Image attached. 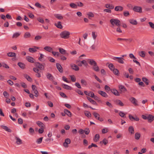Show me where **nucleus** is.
Wrapping results in <instances>:
<instances>
[{
    "mask_svg": "<svg viewBox=\"0 0 154 154\" xmlns=\"http://www.w3.org/2000/svg\"><path fill=\"white\" fill-rule=\"evenodd\" d=\"M111 92L113 94L115 95L116 96H119V92L116 89H113V90H111Z\"/></svg>",
    "mask_w": 154,
    "mask_h": 154,
    "instance_id": "obj_29",
    "label": "nucleus"
},
{
    "mask_svg": "<svg viewBox=\"0 0 154 154\" xmlns=\"http://www.w3.org/2000/svg\"><path fill=\"white\" fill-rule=\"evenodd\" d=\"M77 6H78L80 7H82L84 6L83 4L81 2H78L76 3Z\"/></svg>",
    "mask_w": 154,
    "mask_h": 154,
    "instance_id": "obj_54",
    "label": "nucleus"
},
{
    "mask_svg": "<svg viewBox=\"0 0 154 154\" xmlns=\"http://www.w3.org/2000/svg\"><path fill=\"white\" fill-rule=\"evenodd\" d=\"M17 65L20 68L22 69H24L25 68V65L21 62H20L18 63Z\"/></svg>",
    "mask_w": 154,
    "mask_h": 154,
    "instance_id": "obj_20",
    "label": "nucleus"
},
{
    "mask_svg": "<svg viewBox=\"0 0 154 154\" xmlns=\"http://www.w3.org/2000/svg\"><path fill=\"white\" fill-rule=\"evenodd\" d=\"M1 127L4 129L5 131L8 132H12L11 130L6 126L2 125L1 126Z\"/></svg>",
    "mask_w": 154,
    "mask_h": 154,
    "instance_id": "obj_19",
    "label": "nucleus"
},
{
    "mask_svg": "<svg viewBox=\"0 0 154 154\" xmlns=\"http://www.w3.org/2000/svg\"><path fill=\"white\" fill-rule=\"evenodd\" d=\"M56 66L57 69L60 72L62 73L63 72V68L60 64L59 63H57Z\"/></svg>",
    "mask_w": 154,
    "mask_h": 154,
    "instance_id": "obj_12",
    "label": "nucleus"
},
{
    "mask_svg": "<svg viewBox=\"0 0 154 154\" xmlns=\"http://www.w3.org/2000/svg\"><path fill=\"white\" fill-rule=\"evenodd\" d=\"M92 147H97V146L95 144H94L93 143H92L91 145H89L88 146V148L89 149H90Z\"/></svg>",
    "mask_w": 154,
    "mask_h": 154,
    "instance_id": "obj_58",
    "label": "nucleus"
},
{
    "mask_svg": "<svg viewBox=\"0 0 154 154\" xmlns=\"http://www.w3.org/2000/svg\"><path fill=\"white\" fill-rule=\"evenodd\" d=\"M2 66L6 69H8L9 68V66L6 64L4 63H2Z\"/></svg>",
    "mask_w": 154,
    "mask_h": 154,
    "instance_id": "obj_61",
    "label": "nucleus"
},
{
    "mask_svg": "<svg viewBox=\"0 0 154 154\" xmlns=\"http://www.w3.org/2000/svg\"><path fill=\"white\" fill-rule=\"evenodd\" d=\"M59 52L62 54H68L66 53V51L63 48H59Z\"/></svg>",
    "mask_w": 154,
    "mask_h": 154,
    "instance_id": "obj_26",
    "label": "nucleus"
},
{
    "mask_svg": "<svg viewBox=\"0 0 154 154\" xmlns=\"http://www.w3.org/2000/svg\"><path fill=\"white\" fill-rule=\"evenodd\" d=\"M29 51L30 52L33 53L36 52L37 51V50L34 47V48H29Z\"/></svg>",
    "mask_w": 154,
    "mask_h": 154,
    "instance_id": "obj_38",
    "label": "nucleus"
},
{
    "mask_svg": "<svg viewBox=\"0 0 154 154\" xmlns=\"http://www.w3.org/2000/svg\"><path fill=\"white\" fill-rule=\"evenodd\" d=\"M105 90L107 91H109L111 90L110 88L107 85H106L104 87Z\"/></svg>",
    "mask_w": 154,
    "mask_h": 154,
    "instance_id": "obj_63",
    "label": "nucleus"
},
{
    "mask_svg": "<svg viewBox=\"0 0 154 154\" xmlns=\"http://www.w3.org/2000/svg\"><path fill=\"white\" fill-rule=\"evenodd\" d=\"M113 59L114 60L117 61L120 63L123 64L124 63V58L122 57H114Z\"/></svg>",
    "mask_w": 154,
    "mask_h": 154,
    "instance_id": "obj_3",
    "label": "nucleus"
},
{
    "mask_svg": "<svg viewBox=\"0 0 154 154\" xmlns=\"http://www.w3.org/2000/svg\"><path fill=\"white\" fill-rule=\"evenodd\" d=\"M43 137H41L40 138L38 139L36 141V142L38 144H40L42 141Z\"/></svg>",
    "mask_w": 154,
    "mask_h": 154,
    "instance_id": "obj_45",
    "label": "nucleus"
},
{
    "mask_svg": "<svg viewBox=\"0 0 154 154\" xmlns=\"http://www.w3.org/2000/svg\"><path fill=\"white\" fill-rule=\"evenodd\" d=\"M42 37L40 35H37L35 37V40L36 41L39 40L41 39Z\"/></svg>",
    "mask_w": 154,
    "mask_h": 154,
    "instance_id": "obj_52",
    "label": "nucleus"
},
{
    "mask_svg": "<svg viewBox=\"0 0 154 154\" xmlns=\"http://www.w3.org/2000/svg\"><path fill=\"white\" fill-rule=\"evenodd\" d=\"M105 7L110 9H112L114 8V6L112 5L109 4H106L105 5Z\"/></svg>",
    "mask_w": 154,
    "mask_h": 154,
    "instance_id": "obj_18",
    "label": "nucleus"
},
{
    "mask_svg": "<svg viewBox=\"0 0 154 154\" xmlns=\"http://www.w3.org/2000/svg\"><path fill=\"white\" fill-rule=\"evenodd\" d=\"M110 22L113 26L115 25L117 26H119L120 25V20L117 19H112L110 20Z\"/></svg>",
    "mask_w": 154,
    "mask_h": 154,
    "instance_id": "obj_2",
    "label": "nucleus"
},
{
    "mask_svg": "<svg viewBox=\"0 0 154 154\" xmlns=\"http://www.w3.org/2000/svg\"><path fill=\"white\" fill-rule=\"evenodd\" d=\"M54 25L58 28L62 29L63 28L62 26L61 25V22L59 21L57 23H55Z\"/></svg>",
    "mask_w": 154,
    "mask_h": 154,
    "instance_id": "obj_22",
    "label": "nucleus"
},
{
    "mask_svg": "<svg viewBox=\"0 0 154 154\" xmlns=\"http://www.w3.org/2000/svg\"><path fill=\"white\" fill-rule=\"evenodd\" d=\"M147 119L149 123H151L154 120V116L151 114L149 115Z\"/></svg>",
    "mask_w": 154,
    "mask_h": 154,
    "instance_id": "obj_9",
    "label": "nucleus"
},
{
    "mask_svg": "<svg viewBox=\"0 0 154 154\" xmlns=\"http://www.w3.org/2000/svg\"><path fill=\"white\" fill-rule=\"evenodd\" d=\"M142 80L144 82L146 83V85H149V81L147 78L145 77H143L142 78Z\"/></svg>",
    "mask_w": 154,
    "mask_h": 154,
    "instance_id": "obj_35",
    "label": "nucleus"
},
{
    "mask_svg": "<svg viewBox=\"0 0 154 154\" xmlns=\"http://www.w3.org/2000/svg\"><path fill=\"white\" fill-rule=\"evenodd\" d=\"M63 88L67 89L69 90L70 89L71 87L65 84H63Z\"/></svg>",
    "mask_w": 154,
    "mask_h": 154,
    "instance_id": "obj_41",
    "label": "nucleus"
},
{
    "mask_svg": "<svg viewBox=\"0 0 154 154\" xmlns=\"http://www.w3.org/2000/svg\"><path fill=\"white\" fill-rule=\"evenodd\" d=\"M48 59L49 60V61L51 62L54 63L55 62V59L51 57H48Z\"/></svg>",
    "mask_w": 154,
    "mask_h": 154,
    "instance_id": "obj_57",
    "label": "nucleus"
},
{
    "mask_svg": "<svg viewBox=\"0 0 154 154\" xmlns=\"http://www.w3.org/2000/svg\"><path fill=\"white\" fill-rule=\"evenodd\" d=\"M85 115L88 118L91 117V113L88 111H86L85 112Z\"/></svg>",
    "mask_w": 154,
    "mask_h": 154,
    "instance_id": "obj_44",
    "label": "nucleus"
},
{
    "mask_svg": "<svg viewBox=\"0 0 154 154\" xmlns=\"http://www.w3.org/2000/svg\"><path fill=\"white\" fill-rule=\"evenodd\" d=\"M81 63H82V65L83 64L85 66V67H87L88 65V64L87 63L86 61L85 60H83L82 61H81Z\"/></svg>",
    "mask_w": 154,
    "mask_h": 154,
    "instance_id": "obj_48",
    "label": "nucleus"
},
{
    "mask_svg": "<svg viewBox=\"0 0 154 154\" xmlns=\"http://www.w3.org/2000/svg\"><path fill=\"white\" fill-rule=\"evenodd\" d=\"M109 67L111 71H113L114 69H115V67L113 64L112 63L110 64L109 65Z\"/></svg>",
    "mask_w": 154,
    "mask_h": 154,
    "instance_id": "obj_47",
    "label": "nucleus"
},
{
    "mask_svg": "<svg viewBox=\"0 0 154 154\" xmlns=\"http://www.w3.org/2000/svg\"><path fill=\"white\" fill-rule=\"evenodd\" d=\"M87 15L88 16V18L89 19H91V17H94V14L91 12H88L87 13Z\"/></svg>",
    "mask_w": 154,
    "mask_h": 154,
    "instance_id": "obj_32",
    "label": "nucleus"
},
{
    "mask_svg": "<svg viewBox=\"0 0 154 154\" xmlns=\"http://www.w3.org/2000/svg\"><path fill=\"white\" fill-rule=\"evenodd\" d=\"M88 63L89 64L92 66L97 63L94 60L92 59L89 60Z\"/></svg>",
    "mask_w": 154,
    "mask_h": 154,
    "instance_id": "obj_37",
    "label": "nucleus"
},
{
    "mask_svg": "<svg viewBox=\"0 0 154 154\" xmlns=\"http://www.w3.org/2000/svg\"><path fill=\"white\" fill-rule=\"evenodd\" d=\"M31 36V34L29 32H26L24 35V37L25 38H29Z\"/></svg>",
    "mask_w": 154,
    "mask_h": 154,
    "instance_id": "obj_28",
    "label": "nucleus"
},
{
    "mask_svg": "<svg viewBox=\"0 0 154 154\" xmlns=\"http://www.w3.org/2000/svg\"><path fill=\"white\" fill-rule=\"evenodd\" d=\"M116 102L117 105H119L120 106H123L124 105L123 103L119 100H116Z\"/></svg>",
    "mask_w": 154,
    "mask_h": 154,
    "instance_id": "obj_34",
    "label": "nucleus"
},
{
    "mask_svg": "<svg viewBox=\"0 0 154 154\" xmlns=\"http://www.w3.org/2000/svg\"><path fill=\"white\" fill-rule=\"evenodd\" d=\"M15 139L16 140V143L18 145H20L22 143V140L18 137L16 136L15 137Z\"/></svg>",
    "mask_w": 154,
    "mask_h": 154,
    "instance_id": "obj_10",
    "label": "nucleus"
},
{
    "mask_svg": "<svg viewBox=\"0 0 154 154\" xmlns=\"http://www.w3.org/2000/svg\"><path fill=\"white\" fill-rule=\"evenodd\" d=\"M98 93L104 97L106 98L108 96L107 94L103 91H98Z\"/></svg>",
    "mask_w": 154,
    "mask_h": 154,
    "instance_id": "obj_13",
    "label": "nucleus"
},
{
    "mask_svg": "<svg viewBox=\"0 0 154 154\" xmlns=\"http://www.w3.org/2000/svg\"><path fill=\"white\" fill-rule=\"evenodd\" d=\"M32 87L33 91H34V93L35 94V97H38V92L37 90L36 89V86L34 85H32Z\"/></svg>",
    "mask_w": 154,
    "mask_h": 154,
    "instance_id": "obj_8",
    "label": "nucleus"
},
{
    "mask_svg": "<svg viewBox=\"0 0 154 154\" xmlns=\"http://www.w3.org/2000/svg\"><path fill=\"white\" fill-rule=\"evenodd\" d=\"M112 71L115 75H119V71L117 69L115 68V69H114Z\"/></svg>",
    "mask_w": 154,
    "mask_h": 154,
    "instance_id": "obj_43",
    "label": "nucleus"
},
{
    "mask_svg": "<svg viewBox=\"0 0 154 154\" xmlns=\"http://www.w3.org/2000/svg\"><path fill=\"white\" fill-rule=\"evenodd\" d=\"M27 60L29 62L31 63H34L35 60L31 57L28 56L26 57Z\"/></svg>",
    "mask_w": 154,
    "mask_h": 154,
    "instance_id": "obj_21",
    "label": "nucleus"
},
{
    "mask_svg": "<svg viewBox=\"0 0 154 154\" xmlns=\"http://www.w3.org/2000/svg\"><path fill=\"white\" fill-rule=\"evenodd\" d=\"M71 81L72 82H75L76 81V79L74 76L73 75H71L70 76Z\"/></svg>",
    "mask_w": 154,
    "mask_h": 154,
    "instance_id": "obj_60",
    "label": "nucleus"
},
{
    "mask_svg": "<svg viewBox=\"0 0 154 154\" xmlns=\"http://www.w3.org/2000/svg\"><path fill=\"white\" fill-rule=\"evenodd\" d=\"M100 143V144L103 143L105 145H106V144H107L108 143V141L106 138H104L103 140L102 141H101Z\"/></svg>",
    "mask_w": 154,
    "mask_h": 154,
    "instance_id": "obj_39",
    "label": "nucleus"
},
{
    "mask_svg": "<svg viewBox=\"0 0 154 154\" xmlns=\"http://www.w3.org/2000/svg\"><path fill=\"white\" fill-rule=\"evenodd\" d=\"M20 35V34L18 32H16L12 36L13 38H16L18 37Z\"/></svg>",
    "mask_w": 154,
    "mask_h": 154,
    "instance_id": "obj_50",
    "label": "nucleus"
},
{
    "mask_svg": "<svg viewBox=\"0 0 154 154\" xmlns=\"http://www.w3.org/2000/svg\"><path fill=\"white\" fill-rule=\"evenodd\" d=\"M100 139V135L98 134H96L94 136L93 140L95 142H97Z\"/></svg>",
    "mask_w": 154,
    "mask_h": 154,
    "instance_id": "obj_23",
    "label": "nucleus"
},
{
    "mask_svg": "<svg viewBox=\"0 0 154 154\" xmlns=\"http://www.w3.org/2000/svg\"><path fill=\"white\" fill-rule=\"evenodd\" d=\"M92 69L95 71L96 72H98L100 70L99 67L97 66V63L93 66Z\"/></svg>",
    "mask_w": 154,
    "mask_h": 154,
    "instance_id": "obj_15",
    "label": "nucleus"
},
{
    "mask_svg": "<svg viewBox=\"0 0 154 154\" xmlns=\"http://www.w3.org/2000/svg\"><path fill=\"white\" fill-rule=\"evenodd\" d=\"M103 11L104 12H106L109 13H111L112 12L111 10L110 9H108V8L104 9L103 10Z\"/></svg>",
    "mask_w": 154,
    "mask_h": 154,
    "instance_id": "obj_62",
    "label": "nucleus"
},
{
    "mask_svg": "<svg viewBox=\"0 0 154 154\" xmlns=\"http://www.w3.org/2000/svg\"><path fill=\"white\" fill-rule=\"evenodd\" d=\"M140 137V134L139 133H136L135 134V138L137 140H139Z\"/></svg>",
    "mask_w": 154,
    "mask_h": 154,
    "instance_id": "obj_36",
    "label": "nucleus"
},
{
    "mask_svg": "<svg viewBox=\"0 0 154 154\" xmlns=\"http://www.w3.org/2000/svg\"><path fill=\"white\" fill-rule=\"evenodd\" d=\"M64 112L69 116L71 117L72 116V114L71 112L69 110L66 109H64Z\"/></svg>",
    "mask_w": 154,
    "mask_h": 154,
    "instance_id": "obj_25",
    "label": "nucleus"
},
{
    "mask_svg": "<svg viewBox=\"0 0 154 154\" xmlns=\"http://www.w3.org/2000/svg\"><path fill=\"white\" fill-rule=\"evenodd\" d=\"M46 75L47 78L49 80H52L54 78L52 75L49 73H47Z\"/></svg>",
    "mask_w": 154,
    "mask_h": 154,
    "instance_id": "obj_11",
    "label": "nucleus"
},
{
    "mask_svg": "<svg viewBox=\"0 0 154 154\" xmlns=\"http://www.w3.org/2000/svg\"><path fill=\"white\" fill-rule=\"evenodd\" d=\"M35 65L36 67H38L39 69L41 70L44 69L45 66V64L44 63L41 64L39 62H36Z\"/></svg>",
    "mask_w": 154,
    "mask_h": 154,
    "instance_id": "obj_4",
    "label": "nucleus"
},
{
    "mask_svg": "<svg viewBox=\"0 0 154 154\" xmlns=\"http://www.w3.org/2000/svg\"><path fill=\"white\" fill-rule=\"evenodd\" d=\"M119 115L120 116H121L122 117H125V114L122 111H120L119 112Z\"/></svg>",
    "mask_w": 154,
    "mask_h": 154,
    "instance_id": "obj_53",
    "label": "nucleus"
},
{
    "mask_svg": "<svg viewBox=\"0 0 154 154\" xmlns=\"http://www.w3.org/2000/svg\"><path fill=\"white\" fill-rule=\"evenodd\" d=\"M70 66L72 69L74 70L77 71L79 70V68L76 65L74 64H71Z\"/></svg>",
    "mask_w": 154,
    "mask_h": 154,
    "instance_id": "obj_14",
    "label": "nucleus"
},
{
    "mask_svg": "<svg viewBox=\"0 0 154 154\" xmlns=\"http://www.w3.org/2000/svg\"><path fill=\"white\" fill-rule=\"evenodd\" d=\"M70 33L69 32L64 31L61 32L60 34V37L64 39H67L69 37Z\"/></svg>",
    "mask_w": 154,
    "mask_h": 154,
    "instance_id": "obj_1",
    "label": "nucleus"
},
{
    "mask_svg": "<svg viewBox=\"0 0 154 154\" xmlns=\"http://www.w3.org/2000/svg\"><path fill=\"white\" fill-rule=\"evenodd\" d=\"M129 22L131 24L134 25H136L137 24V21L136 20L134 19H130Z\"/></svg>",
    "mask_w": 154,
    "mask_h": 154,
    "instance_id": "obj_27",
    "label": "nucleus"
},
{
    "mask_svg": "<svg viewBox=\"0 0 154 154\" xmlns=\"http://www.w3.org/2000/svg\"><path fill=\"white\" fill-rule=\"evenodd\" d=\"M7 55L9 57H16V54L14 52H9L7 54Z\"/></svg>",
    "mask_w": 154,
    "mask_h": 154,
    "instance_id": "obj_30",
    "label": "nucleus"
},
{
    "mask_svg": "<svg viewBox=\"0 0 154 154\" xmlns=\"http://www.w3.org/2000/svg\"><path fill=\"white\" fill-rule=\"evenodd\" d=\"M85 134L86 135L88 134L90 132V130L88 128H86L84 130Z\"/></svg>",
    "mask_w": 154,
    "mask_h": 154,
    "instance_id": "obj_55",
    "label": "nucleus"
},
{
    "mask_svg": "<svg viewBox=\"0 0 154 154\" xmlns=\"http://www.w3.org/2000/svg\"><path fill=\"white\" fill-rule=\"evenodd\" d=\"M35 6L37 8H42V5L39 3L36 2L35 4Z\"/></svg>",
    "mask_w": 154,
    "mask_h": 154,
    "instance_id": "obj_59",
    "label": "nucleus"
},
{
    "mask_svg": "<svg viewBox=\"0 0 154 154\" xmlns=\"http://www.w3.org/2000/svg\"><path fill=\"white\" fill-rule=\"evenodd\" d=\"M139 55L142 57H144L145 56V52L144 51H141L139 53Z\"/></svg>",
    "mask_w": 154,
    "mask_h": 154,
    "instance_id": "obj_49",
    "label": "nucleus"
},
{
    "mask_svg": "<svg viewBox=\"0 0 154 154\" xmlns=\"http://www.w3.org/2000/svg\"><path fill=\"white\" fill-rule=\"evenodd\" d=\"M133 10L135 12L141 13L142 12V8L141 7L135 6L133 8Z\"/></svg>",
    "mask_w": 154,
    "mask_h": 154,
    "instance_id": "obj_5",
    "label": "nucleus"
},
{
    "mask_svg": "<svg viewBox=\"0 0 154 154\" xmlns=\"http://www.w3.org/2000/svg\"><path fill=\"white\" fill-rule=\"evenodd\" d=\"M3 95L5 98H7L9 96V94L7 91H4L3 92Z\"/></svg>",
    "mask_w": 154,
    "mask_h": 154,
    "instance_id": "obj_64",
    "label": "nucleus"
},
{
    "mask_svg": "<svg viewBox=\"0 0 154 154\" xmlns=\"http://www.w3.org/2000/svg\"><path fill=\"white\" fill-rule=\"evenodd\" d=\"M55 17L59 20H62L63 19V17L60 14H57L55 15Z\"/></svg>",
    "mask_w": 154,
    "mask_h": 154,
    "instance_id": "obj_40",
    "label": "nucleus"
},
{
    "mask_svg": "<svg viewBox=\"0 0 154 154\" xmlns=\"http://www.w3.org/2000/svg\"><path fill=\"white\" fill-rule=\"evenodd\" d=\"M129 100L135 106L138 105L137 103V100L134 97H131L130 98Z\"/></svg>",
    "mask_w": 154,
    "mask_h": 154,
    "instance_id": "obj_7",
    "label": "nucleus"
},
{
    "mask_svg": "<svg viewBox=\"0 0 154 154\" xmlns=\"http://www.w3.org/2000/svg\"><path fill=\"white\" fill-rule=\"evenodd\" d=\"M128 131L131 134H133L134 133V129L132 126H130L129 127Z\"/></svg>",
    "mask_w": 154,
    "mask_h": 154,
    "instance_id": "obj_24",
    "label": "nucleus"
},
{
    "mask_svg": "<svg viewBox=\"0 0 154 154\" xmlns=\"http://www.w3.org/2000/svg\"><path fill=\"white\" fill-rule=\"evenodd\" d=\"M37 20L40 23H44V20L41 17H38L37 19Z\"/></svg>",
    "mask_w": 154,
    "mask_h": 154,
    "instance_id": "obj_56",
    "label": "nucleus"
},
{
    "mask_svg": "<svg viewBox=\"0 0 154 154\" xmlns=\"http://www.w3.org/2000/svg\"><path fill=\"white\" fill-rule=\"evenodd\" d=\"M24 77L29 81H32L31 78L27 74L24 75Z\"/></svg>",
    "mask_w": 154,
    "mask_h": 154,
    "instance_id": "obj_42",
    "label": "nucleus"
},
{
    "mask_svg": "<svg viewBox=\"0 0 154 154\" xmlns=\"http://www.w3.org/2000/svg\"><path fill=\"white\" fill-rule=\"evenodd\" d=\"M123 9L122 7L120 6H116L115 8V10L116 11H122Z\"/></svg>",
    "mask_w": 154,
    "mask_h": 154,
    "instance_id": "obj_17",
    "label": "nucleus"
},
{
    "mask_svg": "<svg viewBox=\"0 0 154 154\" xmlns=\"http://www.w3.org/2000/svg\"><path fill=\"white\" fill-rule=\"evenodd\" d=\"M71 143V140L69 138H66L65 140V142L63 143V146L65 147H68V144Z\"/></svg>",
    "mask_w": 154,
    "mask_h": 154,
    "instance_id": "obj_6",
    "label": "nucleus"
},
{
    "mask_svg": "<svg viewBox=\"0 0 154 154\" xmlns=\"http://www.w3.org/2000/svg\"><path fill=\"white\" fill-rule=\"evenodd\" d=\"M36 123L39 127L41 128H44V125L43 123L39 121H37L36 122Z\"/></svg>",
    "mask_w": 154,
    "mask_h": 154,
    "instance_id": "obj_33",
    "label": "nucleus"
},
{
    "mask_svg": "<svg viewBox=\"0 0 154 154\" xmlns=\"http://www.w3.org/2000/svg\"><path fill=\"white\" fill-rule=\"evenodd\" d=\"M119 87L120 90L122 92H125L127 91L125 87L122 85H120Z\"/></svg>",
    "mask_w": 154,
    "mask_h": 154,
    "instance_id": "obj_16",
    "label": "nucleus"
},
{
    "mask_svg": "<svg viewBox=\"0 0 154 154\" xmlns=\"http://www.w3.org/2000/svg\"><path fill=\"white\" fill-rule=\"evenodd\" d=\"M72 8H77V5L75 3H72L69 5Z\"/></svg>",
    "mask_w": 154,
    "mask_h": 154,
    "instance_id": "obj_46",
    "label": "nucleus"
},
{
    "mask_svg": "<svg viewBox=\"0 0 154 154\" xmlns=\"http://www.w3.org/2000/svg\"><path fill=\"white\" fill-rule=\"evenodd\" d=\"M44 49L48 52H51L53 50L52 48L49 46H46L44 48Z\"/></svg>",
    "mask_w": 154,
    "mask_h": 154,
    "instance_id": "obj_31",
    "label": "nucleus"
},
{
    "mask_svg": "<svg viewBox=\"0 0 154 154\" xmlns=\"http://www.w3.org/2000/svg\"><path fill=\"white\" fill-rule=\"evenodd\" d=\"M123 14L125 17H128L130 15V13L129 11H125L124 12Z\"/></svg>",
    "mask_w": 154,
    "mask_h": 154,
    "instance_id": "obj_51",
    "label": "nucleus"
}]
</instances>
